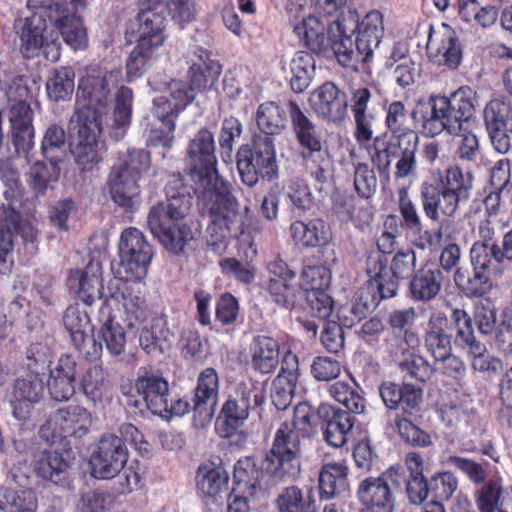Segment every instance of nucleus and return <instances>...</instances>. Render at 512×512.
Here are the masks:
<instances>
[{"label":"nucleus","mask_w":512,"mask_h":512,"mask_svg":"<svg viewBox=\"0 0 512 512\" xmlns=\"http://www.w3.org/2000/svg\"><path fill=\"white\" fill-rule=\"evenodd\" d=\"M214 136L208 129L199 130L188 146L190 178L198 204L208 212L210 223L206 241L217 254L225 252L229 240L240 228V215L228 185L219 178L214 154Z\"/></svg>","instance_id":"obj_1"},{"label":"nucleus","mask_w":512,"mask_h":512,"mask_svg":"<svg viewBox=\"0 0 512 512\" xmlns=\"http://www.w3.org/2000/svg\"><path fill=\"white\" fill-rule=\"evenodd\" d=\"M121 80L122 71L119 68L107 69L98 65L85 67L79 77L72 116L84 114L89 120L101 121L111 128L114 138H122L131 122L132 89L121 86L117 90L112 116H108L111 92Z\"/></svg>","instance_id":"obj_2"},{"label":"nucleus","mask_w":512,"mask_h":512,"mask_svg":"<svg viewBox=\"0 0 512 512\" xmlns=\"http://www.w3.org/2000/svg\"><path fill=\"white\" fill-rule=\"evenodd\" d=\"M338 32L340 41L334 43V55L344 67L357 68L366 62L379 46L383 33V16L377 10L368 12L360 21L354 10H348L336 19L331 28Z\"/></svg>","instance_id":"obj_3"},{"label":"nucleus","mask_w":512,"mask_h":512,"mask_svg":"<svg viewBox=\"0 0 512 512\" xmlns=\"http://www.w3.org/2000/svg\"><path fill=\"white\" fill-rule=\"evenodd\" d=\"M191 205L190 196L167 192V200L152 206L147 215V228L172 253L181 252L194 238L191 227L182 222Z\"/></svg>","instance_id":"obj_4"},{"label":"nucleus","mask_w":512,"mask_h":512,"mask_svg":"<svg viewBox=\"0 0 512 512\" xmlns=\"http://www.w3.org/2000/svg\"><path fill=\"white\" fill-rule=\"evenodd\" d=\"M472 186L471 174L464 173L456 165L446 169L438 185L423 182L420 186V197L426 217L438 222L441 215H455L460 203L469 199Z\"/></svg>","instance_id":"obj_5"},{"label":"nucleus","mask_w":512,"mask_h":512,"mask_svg":"<svg viewBox=\"0 0 512 512\" xmlns=\"http://www.w3.org/2000/svg\"><path fill=\"white\" fill-rule=\"evenodd\" d=\"M293 426L284 422L277 429L271 449L259 468L271 485L296 479L300 474V440Z\"/></svg>","instance_id":"obj_6"},{"label":"nucleus","mask_w":512,"mask_h":512,"mask_svg":"<svg viewBox=\"0 0 512 512\" xmlns=\"http://www.w3.org/2000/svg\"><path fill=\"white\" fill-rule=\"evenodd\" d=\"M48 0H27V7L34 12L15 21L14 29L20 39V51L32 58L43 49L47 59L57 61L60 57L58 33L47 24L45 10Z\"/></svg>","instance_id":"obj_7"},{"label":"nucleus","mask_w":512,"mask_h":512,"mask_svg":"<svg viewBox=\"0 0 512 512\" xmlns=\"http://www.w3.org/2000/svg\"><path fill=\"white\" fill-rule=\"evenodd\" d=\"M150 167V157L143 149H129L113 165L108 177L112 200L126 209L140 203V180Z\"/></svg>","instance_id":"obj_8"},{"label":"nucleus","mask_w":512,"mask_h":512,"mask_svg":"<svg viewBox=\"0 0 512 512\" xmlns=\"http://www.w3.org/2000/svg\"><path fill=\"white\" fill-rule=\"evenodd\" d=\"M28 371L18 376L6 393L14 419L26 422L30 419L33 409L44 396V371L48 367L46 359L28 356Z\"/></svg>","instance_id":"obj_9"},{"label":"nucleus","mask_w":512,"mask_h":512,"mask_svg":"<svg viewBox=\"0 0 512 512\" xmlns=\"http://www.w3.org/2000/svg\"><path fill=\"white\" fill-rule=\"evenodd\" d=\"M105 127V123L89 120L84 114L71 116L69 130L77 135L72 153L82 172L94 170L103 161L106 147L100 136Z\"/></svg>","instance_id":"obj_10"},{"label":"nucleus","mask_w":512,"mask_h":512,"mask_svg":"<svg viewBox=\"0 0 512 512\" xmlns=\"http://www.w3.org/2000/svg\"><path fill=\"white\" fill-rule=\"evenodd\" d=\"M64 4L53 3L47 6L45 13L52 30L61 36L73 50H83L88 46V34L79 10L86 7V0H64Z\"/></svg>","instance_id":"obj_11"},{"label":"nucleus","mask_w":512,"mask_h":512,"mask_svg":"<svg viewBox=\"0 0 512 512\" xmlns=\"http://www.w3.org/2000/svg\"><path fill=\"white\" fill-rule=\"evenodd\" d=\"M254 147H241L237 153V167L242 181L253 186L258 177L272 178L276 174V153L274 141L269 136H256Z\"/></svg>","instance_id":"obj_12"},{"label":"nucleus","mask_w":512,"mask_h":512,"mask_svg":"<svg viewBox=\"0 0 512 512\" xmlns=\"http://www.w3.org/2000/svg\"><path fill=\"white\" fill-rule=\"evenodd\" d=\"M265 402V391L261 384L253 379L242 381L236 389L235 397L228 399L222 406L217 422L225 425L224 436L231 435L241 427L249 417L250 410Z\"/></svg>","instance_id":"obj_13"},{"label":"nucleus","mask_w":512,"mask_h":512,"mask_svg":"<svg viewBox=\"0 0 512 512\" xmlns=\"http://www.w3.org/2000/svg\"><path fill=\"white\" fill-rule=\"evenodd\" d=\"M152 255V247L140 230L130 227L122 232L119 257L120 267L126 281L138 282L144 279Z\"/></svg>","instance_id":"obj_14"},{"label":"nucleus","mask_w":512,"mask_h":512,"mask_svg":"<svg viewBox=\"0 0 512 512\" xmlns=\"http://www.w3.org/2000/svg\"><path fill=\"white\" fill-rule=\"evenodd\" d=\"M374 266L375 273L369 279L368 289L376 291L379 300L391 298L397 293L399 280L408 279L414 273L416 255L412 249L400 250L394 255L389 269L381 261H376Z\"/></svg>","instance_id":"obj_15"},{"label":"nucleus","mask_w":512,"mask_h":512,"mask_svg":"<svg viewBox=\"0 0 512 512\" xmlns=\"http://www.w3.org/2000/svg\"><path fill=\"white\" fill-rule=\"evenodd\" d=\"M264 484L269 485L254 459L238 460L234 466V488L228 498V512H248L249 499L263 493Z\"/></svg>","instance_id":"obj_16"},{"label":"nucleus","mask_w":512,"mask_h":512,"mask_svg":"<svg viewBox=\"0 0 512 512\" xmlns=\"http://www.w3.org/2000/svg\"><path fill=\"white\" fill-rule=\"evenodd\" d=\"M127 459L128 451L122 439L114 434H105L90 457L92 475L98 479H111L123 469Z\"/></svg>","instance_id":"obj_17"},{"label":"nucleus","mask_w":512,"mask_h":512,"mask_svg":"<svg viewBox=\"0 0 512 512\" xmlns=\"http://www.w3.org/2000/svg\"><path fill=\"white\" fill-rule=\"evenodd\" d=\"M288 12L294 21L295 33L305 45L320 53H325L328 50L334 52V43L340 41L338 32L334 31L332 33L331 31L336 20L328 24L327 33H325L326 25L318 17L313 15L301 16L298 13L293 14L292 5L289 6Z\"/></svg>","instance_id":"obj_18"},{"label":"nucleus","mask_w":512,"mask_h":512,"mask_svg":"<svg viewBox=\"0 0 512 512\" xmlns=\"http://www.w3.org/2000/svg\"><path fill=\"white\" fill-rule=\"evenodd\" d=\"M429 58L438 65L455 69L460 64L462 50L456 32L447 24L429 25L427 40Z\"/></svg>","instance_id":"obj_19"},{"label":"nucleus","mask_w":512,"mask_h":512,"mask_svg":"<svg viewBox=\"0 0 512 512\" xmlns=\"http://www.w3.org/2000/svg\"><path fill=\"white\" fill-rule=\"evenodd\" d=\"M268 273L267 289L271 300L283 309H293L300 292L295 272L283 260L275 259L268 264Z\"/></svg>","instance_id":"obj_20"},{"label":"nucleus","mask_w":512,"mask_h":512,"mask_svg":"<svg viewBox=\"0 0 512 512\" xmlns=\"http://www.w3.org/2000/svg\"><path fill=\"white\" fill-rule=\"evenodd\" d=\"M412 117L427 137H435L442 131L449 134L459 131V125L452 124L444 107L441 96L420 99L412 112Z\"/></svg>","instance_id":"obj_21"},{"label":"nucleus","mask_w":512,"mask_h":512,"mask_svg":"<svg viewBox=\"0 0 512 512\" xmlns=\"http://www.w3.org/2000/svg\"><path fill=\"white\" fill-rule=\"evenodd\" d=\"M311 109L321 118L338 122L347 113V99L334 83L326 82L316 88L309 97Z\"/></svg>","instance_id":"obj_22"},{"label":"nucleus","mask_w":512,"mask_h":512,"mask_svg":"<svg viewBox=\"0 0 512 512\" xmlns=\"http://www.w3.org/2000/svg\"><path fill=\"white\" fill-rule=\"evenodd\" d=\"M92 424V415L84 407L70 405L54 412L47 421V426L54 435L82 437Z\"/></svg>","instance_id":"obj_23"},{"label":"nucleus","mask_w":512,"mask_h":512,"mask_svg":"<svg viewBox=\"0 0 512 512\" xmlns=\"http://www.w3.org/2000/svg\"><path fill=\"white\" fill-rule=\"evenodd\" d=\"M288 112L297 141L307 151L304 157H314L315 154L328 151L321 130L296 102H288Z\"/></svg>","instance_id":"obj_24"},{"label":"nucleus","mask_w":512,"mask_h":512,"mask_svg":"<svg viewBox=\"0 0 512 512\" xmlns=\"http://www.w3.org/2000/svg\"><path fill=\"white\" fill-rule=\"evenodd\" d=\"M67 284L85 304H92L103 296L101 264L91 260L84 268L71 270Z\"/></svg>","instance_id":"obj_25"},{"label":"nucleus","mask_w":512,"mask_h":512,"mask_svg":"<svg viewBox=\"0 0 512 512\" xmlns=\"http://www.w3.org/2000/svg\"><path fill=\"white\" fill-rule=\"evenodd\" d=\"M219 393V378L215 369L206 368L200 372L197 379L193 411L201 425L211 421Z\"/></svg>","instance_id":"obj_26"},{"label":"nucleus","mask_w":512,"mask_h":512,"mask_svg":"<svg viewBox=\"0 0 512 512\" xmlns=\"http://www.w3.org/2000/svg\"><path fill=\"white\" fill-rule=\"evenodd\" d=\"M298 357L288 351L284 354L279 374L272 382L271 399L278 410H285L292 401L298 379Z\"/></svg>","instance_id":"obj_27"},{"label":"nucleus","mask_w":512,"mask_h":512,"mask_svg":"<svg viewBox=\"0 0 512 512\" xmlns=\"http://www.w3.org/2000/svg\"><path fill=\"white\" fill-rule=\"evenodd\" d=\"M394 475H397V470L391 467L378 477H368L362 480L357 489L359 501L367 508L377 507L390 510L392 493L389 481H393Z\"/></svg>","instance_id":"obj_28"},{"label":"nucleus","mask_w":512,"mask_h":512,"mask_svg":"<svg viewBox=\"0 0 512 512\" xmlns=\"http://www.w3.org/2000/svg\"><path fill=\"white\" fill-rule=\"evenodd\" d=\"M63 323L79 351L84 352L87 356H99L102 346L90 339V319L85 311L74 306L68 307L63 317Z\"/></svg>","instance_id":"obj_29"},{"label":"nucleus","mask_w":512,"mask_h":512,"mask_svg":"<svg viewBox=\"0 0 512 512\" xmlns=\"http://www.w3.org/2000/svg\"><path fill=\"white\" fill-rule=\"evenodd\" d=\"M153 103V115L160 121L161 128L151 129L148 141L152 146L170 148L174 140L176 119L182 110H177L167 96H160Z\"/></svg>","instance_id":"obj_30"},{"label":"nucleus","mask_w":512,"mask_h":512,"mask_svg":"<svg viewBox=\"0 0 512 512\" xmlns=\"http://www.w3.org/2000/svg\"><path fill=\"white\" fill-rule=\"evenodd\" d=\"M319 415L324 419L322 430L326 443L334 448L343 447L348 441L355 418L348 412L329 405H321Z\"/></svg>","instance_id":"obj_31"},{"label":"nucleus","mask_w":512,"mask_h":512,"mask_svg":"<svg viewBox=\"0 0 512 512\" xmlns=\"http://www.w3.org/2000/svg\"><path fill=\"white\" fill-rule=\"evenodd\" d=\"M134 388L142 397L147 409L153 414H163L167 411L169 385L160 374L145 372L143 375H139Z\"/></svg>","instance_id":"obj_32"},{"label":"nucleus","mask_w":512,"mask_h":512,"mask_svg":"<svg viewBox=\"0 0 512 512\" xmlns=\"http://www.w3.org/2000/svg\"><path fill=\"white\" fill-rule=\"evenodd\" d=\"M80 387L88 401L94 406L110 401L112 384L108 372L101 364L90 365L80 378Z\"/></svg>","instance_id":"obj_33"},{"label":"nucleus","mask_w":512,"mask_h":512,"mask_svg":"<svg viewBox=\"0 0 512 512\" xmlns=\"http://www.w3.org/2000/svg\"><path fill=\"white\" fill-rule=\"evenodd\" d=\"M446 112H448L452 124L462 126H471V118L475 112L477 95L474 90L468 86L460 87L450 97L441 96Z\"/></svg>","instance_id":"obj_34"},{"label":"nucleus","mask_w":512,"mask_h":512,"mask_svg":"<svg viewBox=\"0 0 512 512\" xmlns=\"http://www.w3.org/2000/svg\"><path fill=\"white\" fill-rule=\"evenodd\" d=\"M239 253L246 258L245 262H240L235 258H225L220 261V266L224 273L234 277L240 282L251 283L255 277L256 269L251 260L256 256L257 249L249 234L241 233L239 239Z\"/></svg>","instance_id":"obj_35"},{"label":"nucleus","mask_w":512,"mask_h":512,"mask_svg":"<svg viewBox=\"0 0 512 512\" xmlns=\"http://www.w3.org/2000/svg\"><path fill=\"white\" fill-rule=\"evenodd\" d=\"M279 349V343L274 338L256 336L250 346L252 369L262 375L273 373L279 365Z\"/></svg>","instance_id":"obj_36"},{"label":"nucleus","mask_w":512,"mask_h":512,"mask_svg":"<svg viewBox=\"0 0 512 512\" xmlns=\"http://www.w3.org/2000/svg\"><path fill=\"white\" fill-rule=\"evenodd\" d=\"M476 504L480 512H512V487L490 480L477 491Z\"/></svg>","instance_id":"obj_37"},{"label":"nucleus","mask_w":512,"mask_h":512,"mask_svg":"<svg viewBox=\"0 0 512 512\" xmlns=\"http://www.w3.org/2000/svg\"><path fill=\"white\" fill-rule=\"evenodd\" d=\"M228 473L221 465L212 461L205 462L198 467L196 473V486L198 491L207 498L215 500L228 488Z\"/></svg>","instance_id":"obj_38"},{"label":"nucleus","mask_w":512,"mask_h":512,"mask_svg":"<svg viewBox=\"0 0 512 512\" xmlns=\"http://www.w3.org/2000/svg\"><path fill=\"white\" fill-rule=\"evenodd\" d=\"M289 230L294 242L306 248L324 246L331 238L329 226L321 219H312L308 222L294 221Z\"/></svg>","instance_id":"obj_39"},{"label":"nucleus","mask_w":512,"mask_h":512,"mask_svg":"<svg viewBox=\"0 0 512 512\" xmlns=\"http://www.w3.org/2000/svg\"><path fill=\"white\" fill-rule=\"evenodd\" d=\"M448 319L444 313H433L428 321L425 347L434 361L449 356L452 351L450 336L445 332Z\"/></svg>","instance_id":"obj_40"},{"label":"nucleus","mask_w":512,"mask_h":512,"mask_svg":"<svg viewBox=\"0 0 512 512\" xmlns=\"http://www.w3.org/2000/svg\"><path fill=\"white\" fill-rule=\"evenodd\" d=\"M221 73L220 64L210 57V53L199 50L189 69L190 87L194 91H203L212 87Z\"/></svg>","instance_id":"obj_41"},{"label":"nucleus","mask_w":512,"mask_h":512,"mask_svg":"<svg viewBox=\"0 0 512 512\" xmlns=\"http://www.w3.org/2000/svg\"><path fill=\"white\" fill-rule=\"evenodd\" d=\"M139 43L159 49L165 40V17L154 9L143 10L138 14Z\"/></svg>","instance_id":"obj_42"},{"label":"nucleus","mask_w":512,"mask_h":512,"mask_svg":"<svg viewBox=\"0 0 512 512\" xmlns=\"http://www.w3.org/2000/svg\"><path fill=\"white\" fill-rule=\"evenodd\" d=\"M441 286L440 269L425 266L418 270L410 281L411 297L416 301H429L439 293Z\"/></svg>","instance_id":"obj_43"},{"label":"nucleus","mask_w":512,"mask_h":512,"mask_svg":"<svg viewBox=\"0 0 512 512\" xmlns=\"http://www.w3.org/2000/svg\"><path fill=\"white\" fill-rule=\"evenodd\" d=\"M348 467L344 462L323 465L319 474V489L322 499H330L347 488Z\"/></svg>","instance_id":"obj_44"},{"label":"nucleus","mask_w":512,"mask_h":512,"mask_svg":"<svg viewBox=\"0 0 512 512\" xmlns=\"http://www.w3.org/2000/svg\"><path fill=\"white\" fill-rule=\"evenodd\" d=\"M288 105L282 107L274 101L260 104L256 111V123L265 136L277 135L287 126Z\"/></svg>","instance_id":"obj_45"},{"label":"nucleus","mask_w":512,"mask_h":512,"mask_svg":"<svg viewBox=\"0 0 512 512\" xmlns=\"http://www.w3.org/2000/svg\"><path fill=\"white\" fill-rule=\"evenodd\" d=\"M100 337L110 354L118 356L125 350L126 334L123 327L110 312L108 306L100 310Z\"/></svg>","instance_id":"obj_46"},{"label":"nucleus","mask_w":512,"mask_h":512,"mask_svg":"<svg viewBox=\"0 0 512 512\" xmlns=\"http://www.w3.org/2000/svg\"><path fill=\"white\" fill-rule=\"evenodd\" d=\"M418 142V136H414L411 133L408 137L402 138V141L394 142L399 150V159L396 162L394 172L396 179H403L416 173L418 167L416 159Z\"/></svg>","instance_id":"obj_47"},{"label":"nucleus","mask_w":512,"mask_h":512,"mask_svg":"<svg viewBox=\"0 0 512 512\" xmlns=\"http://www.w3.org/2000/svg\"><path fill=\"white\" fill-rule=\"evenodd\" d=\"M315 70L313 56L304 51L297 52L290 61V84L296 93L303 92L311 83Z\"/></svg>","instance_id":"obj_48"},{"label":"nucleus","mask_w":512,"mask_h":512,"mask_svg":"<svg viewBox=\"0 0 512 512\" xmlns=\"http://www.w3.org/2000/svg\"><path fill=\"white\" fill-rule=\"evenodd\" d=\"M37 497L32 490H13L0 486V512H36Z\"/></svg>","instance_id":"obj_49"},{"label":"nucleus","mask_w":512,"mask_h":512,"mask_svg":"<svg viewBox=\"0 0 512 512\" xmlns=\"http://www.w3.org/2000/svg\"><path fill=\"white\" fill-rule=\"evenodd\" d=\"M328 392L335 401L352 413L361 414L365 410V399L355 383L338 381L329 386Z\"/></svg>","instance_id":"obj_50"},{"label":"nucleus","mask_w":512,"mask_h":512,"mask_svg":"<svg viewBox=\"0 0 512 512\" xmlns=\"http://www.w3.org/2000/svg\"><path fill=\"white\" fill-rule=\"evenodd\" d=\"M145 43L137 42L126 60V77L129 82L140 78L148 70L158 50Z\"/></svg>","instance_id":"obj_51"},{"label":"nucleus","mask_w":512,"mask_h":512,"mask_svg":"<svg viewBox=\"0 0 512 512\" xmlns=\"http://www.w3.org/2000/svg\"><path fill=\"white\" fill-rule=\"evenodd\" d=\"M75 73L70 68L56 70L46 83L49 99L58 102L69 100L74 92Z\"/></svg>","instance_id":"obj_52"},{"label":"nucleus","mask_w":512,"mask_h":512,"mask_svg":"<svg viewBox=\"0 0 512 512\" xmlns=\"http://www.w3.org/2000/svg\"><path fill=\"white\" fill-rule=\"evenodd\" d=\"M68 467V460L55 451H43L35 461L36 473L54 483L60 481V476Z\"/></svg>","instance_id":"obj_53"},{"label":"nucleus","mask_w":512,"mask_h":512,"mask_svg":"<svg viewBox=\"0 0 512 512\" xmlns=\"http://www.w3.org/2000/svg\"><path fill=\"white\" fill-rule=\"evenodd\" d=\"M285 195L293 211L307 212L315 206V198L310 187L302 179H290L285 187Z\"/></svg>","instance_id":"obj_54"},{"label":"nucleus","mask_w":512,"mask_h":512,"mask_svg":"<svg viewBox=\"0 0 512 512\" xmlns=\"http://www.w3.org/2000/svg\"><path fill=\"white\" fill-rule=\"evenodd\" d=\"M487 129L512 132V106L500 99L491 100L484 109Z\"/></svg>","instance_id":"obj_55"},{"label":"nucleus","mask_w":512,"mask_h":512,"mask_svg":"<svg viewBox=\"0 0 512 512\" xmlns=\"http://www.w3.org/2000/svg\"><path fill=\"white\" fill-rule=\"evenodd\" d=\"M275 505L278 512H312V500L304 496L297 486L284 488L277 496Z\"/></svg>","instance_id":"obj_56"},{"label":"nucleus","mask_w":512,"mask_h":512,"mask_svg":"<svg viewBox=\"0 0 512 512\" xmlns=\"http://www.w3.org/2000/svg\"><path fill=\"white\" fill-rule=\"evenodd\" d=\"M496 249H498L497 243L484 244V242H475L470 250L471 263L474 270L497 273L498 265L503 260L496 255Z\"/></svg>","instance_id":"obj_57"},{"label":"nucleus","mask_w":512,"mask_h":512,"mask_svg":"<svg viewBox=\"0 0 512 512\" xmlns=\"http://www.w3.org/2000/svg\"><path fill=\"white\" fill-rule=\"evenodd\" d=\"M408 117L405 110V106L400 101L392 102L387 108L386 124L388 129L392 133V142L402 141V138L408 137L411 133L414 136H418L407 125Z\"/></svg>","instance_id":"obj_58"},{"label":"nucleus","mask_w":512,"mask_h":512,"mask_svg":"<svg viewBox=\"0 0 512 512\" xmlns=\"http://www.w3.org/2000/svg\"><path fill=\"white\" fill-rule=\"evenodd\" d=\"M18 211L9 207L0 212V261L5 262L6 256L13 250L14 231L17 230Z\"/></svg>","instance_id":"obj_59"},{"label":"nucleus","mask_w":512,"mask_h":512,"mask_svg":"<svg viewBox=\"0 0 512 512\" xmlns=\"http://www.w3.org/2000/svg\"><path fill=\"white\" fill-rule=\"evenodd\" d=\"M468 348L471 368L474 371L497 374L501 370V361L489 355L484 344L477 342Z\"/></svg>","instance_id":"obj_60"},{"label":"nucleus","mask_w":512,"mask_h":512,"mask_svg":"<svg viewBox=\"0 0 512 512\" xmlns=\"http://www.w3.org/2000/svg\"><path fill=\"white\" fill-rule=\"evenodd\" d=\"M398 210L406 229L414 234L422 231V220L416 204L411 200L407 189L399 190Z\"/></svg>","instance_id":"obj_61"},{"label":"nucleus","mask_w":512,"mask_h":512,"mask_svg":"<svg viewBox=\"0 0 512 512\" xmlns=\"http://www.w3.org/2000/svg\"><path fill=\"white\" fill-rule=\"evenodd\" d=\"M49 164L36 162L30 169V185L33 189L42 192L49 182L56 181L60 175L58 162L50 157Z\"/></svg>","instance_id":"obj_62"},{"label":"nucleus","mask_w":512,"mask_h":512,"mask_svg":"<svg viewBox=\"0 0 512 512\" xmlns=\"http://www.w3.org/2000/svg\"><path fill=\"white\" fill-rule=\"evenodd\" d=\"M354 168V188L357 194L362 198H370L376 192L377 179L374 171L367 163L353 162Z\"/></svg>","instance_id":"obj_63"},{"label":"nucleus","mask_w":512,"mask_h":512,"mask_svg":"<svg viewBox=\"0 0 512 512\" xmlns=\"http://www.w3.org/2000/svg\"><path fill=\"white\" fill-rule=\"evenodd\" d=\"M331 282V272L324 266L306 267L301 275V288L308 294L311 291H324Z\"/></svg>","instance_id":"obj_64"}]
</instances>
